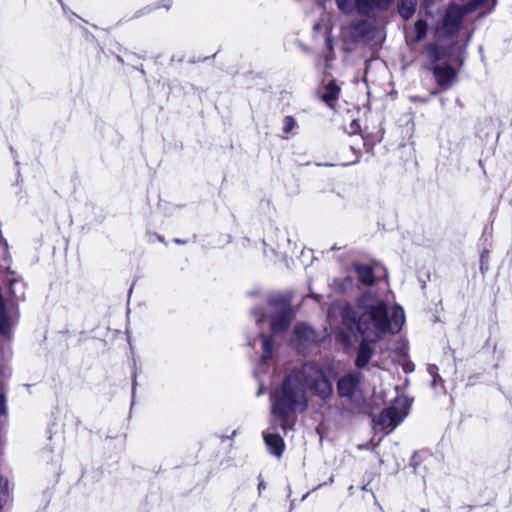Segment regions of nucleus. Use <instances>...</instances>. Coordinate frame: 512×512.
<instances>
[{"label": "nucleus", "instance_id": "obj_1", "mask_svg": "<svg viewBox=\"0 0 512 512\" xmlns=\"http://www.w3.org/2000/svg\"><path fill=\"white\" fill-rule=\"evenodd\" d=\"M383 284L385 291L381 295L369 290L359 299L358 308L362 313L358 320L351 307L344 306L341 310L345 327L351 331L356 330L367 340L378 341L388 332L396 333L405 322L404 310L398 305L393 308L392 320L389 321L387 308L391 302V292L386 280Z\"/></svg>", "mask_w": 512, "mask_h": 512}, {"label": "nucleus", "instance_id": "obj_2", "mask_svg": "<svg viewBox=\"0 0 512 512\" xmlns=\"http://www.w3.org/2000/svg\"><path fill=\"white\" fill-rule=\"evenodd\" d=\"M306 388L321 397L332 393V384L324 371L316 364L307 363L300 371L291 373L282 387L272 394L273 417L284 420L292 412L304 410L307 406Z\"/></svg>", "mask_w": 512, "mask_h": 512}, {"label": "nucleus", "instance_id": "obj_3", "mask_svg": "<svg viewBox=\"0 0 512 512\" xmlns=\"http://www.w3.org/2000/svg\"><path fill=\"white\" fill-rule=\"evenodd\" d=\"M486 3L487 0H471L463 8L451 4L437 19L432 15L431 7L426 5L430 21L419 20L415 23L416 40H421L426 35L429 26L438 39L455 36L461 29L464 14L482 9Z\"/></svg>", "mask_w": 512, "mask_h": 512}, {"label": "nucleus", "instance_id": "obj_4", "mask_svg": "<svg viewBox=\"0 0 512 512\" xmlns=\"http://www.w3.org/2000/svg\"><path fill=\"white\" fill-rule=\"evenodd\" d=\"M408 401L406 398H397L395 402L383 410L375 420V425L382 430L391 432L408 414Z\"/></svg>", "mask_w": 512, "mask_h": 512}, {"label": "nucleus", "instance_id": "obj_5", "mask_svg": "<svg viewBox=\"0 0 512 512\" xmlns=\"http://www.w3.org/2000/svg\"><path fill=\"white\" fill-rule=\"evenodd\" d=\"M338 394L360 406L363 402L360 373L352 372L341 377L338 381Z\"/></svg>", "mask_w": 512, "mask_h": 512}, {"label": "nucleus", "instance_id": "obj_6", "mask_svg": "<svg viewBox=\"0 0 512 512\" xmlns=\"http://www.w3.org/2000/svg\"><path fill=\"white\" fill-rule=\"evenodd\" d=\"M462 47L452 45L450 47L432 46L429 48L430 58L435 62L448 60L450 63L462 65Z\"/></svg>", "mask_w": 512, "mask_h": 512}, {"label": "nucleus", "instance_id": "obj_7", "mask_svg": "<svg viewBox=\"0 0 512 512\" xmlns=\"http://www.w3.org/2000/svg\"><path fill=\"white\" fill-rule=\"evenodd\" d=\"M339 9L345 13L351 12L354 8L361 14L369 13L374 6H383L390 0H336Z\"/></svg>", "mask_w": 512, "mask_h": 512}, {"label": "nucleus", "instance_id": "obj_8", "mask_svg": "<svg viewBox=\"0 0 512 512\" xmlns=\"http://www.w3.org/2000/svg\"><path fill=\"white\" fill-rule=\"evenodd\" d=\"M358 278L364 285H372L375 278H386V270L380 265L368 266L362 264H354Z\"/></svg>", "mask_w": 512, "mask_h": 512}, {"label": "nucleus", "instance_id": "obj_9", "mask_svg": "<svg viewBox=\"0 0 512 512\" xmlns=\"http://www.w3.org/2000/svg\"><path fill=\"white\" fill-rule=\"evenodd\" d=\"M433 74L437 84L443 89L449 88L457 78L456 70L450 64L438 63L433 68Z\"/></svg>", "mask_w": 512, "mask_h": 512}, {"label": "nucleus", "instance_id": "obj_10", "mask_svg": "<svg viewBox=\"0 0 512 512\" xmlns=\"http://www.w3.org/2000/svg\"><path fill=\"white\" fill-rule=\"evenodd\" d=\"M291 319V313L284 305L279 309V312L272 316L270 319V326L273 332H280L285 329Z\"/></svg>", "mask_w": 512, "mask_h": 512}, {"label": "nucleus", "instance_id": "obj_11", "mask_svg": "<svg viewBox=\"0 0 512 512\" xmlns=\"http://www.w3.org/2000/svg\"><path fill=\"white\" fill-rule=\"evenodd\" d=\"M264 441L271 454L277 458L282 456L285 447L282 437L274 433H266L264 434Z\"/></svg>", "mask_w": 512, "mask_h": 512}, {"label": "nucleus", "instance_id": "obj_12", "mask_svg": "<svg viewBox=\"0 0 512 512\" xmlns=\"http://www.w3.org/2000/svg\"><path fill=\"white\" fill-rule=\"evenodd\" d=\"M363 340L359 345L357 358L355 361V364L358 368H362L368 364L370 361L372 355H373V348L370 346V342L372 343V340H367L363 335Z\"/></svg>", "mask_w": 512, "mask_h": 512}, {"label": "nucleus", "instance_id": "obj_13", "mask_svg": "<svg viewBox=\"0 0 512 512\" xmlns=\"http://www.w3.org/2000/svg\"><path fill=\"white\" fill-rule=\"evenodd\" d=\"M7 271L4 276L5 281L8 283L9 291L11 295L17 299L23 297V285L22 283L15 277V273L9 270V267H6Z\"/></svg>", "mask_w": 512, "mask_h": 512}, {"label": "nucleus", "instance_id": "obj_14", "mask_svg": "<svg viewBox=\"0 0 512 512\" xmlns=\"http://www.w3.org/2000/svg\"><path fill=\"white\" fill-rule=\"evenodd\" d=\"M339 93L340 88L333 81H330L325 85L321 99L332 107L333 103L338 99Z\"/></svg>", "mask_w": 512, "mask_h": 512}, {"label": "nucleus", "instance_id": "obj_15", "mask_svg": "<svg viewBox=\"0 0 512 512\" xmlns=\"http://www.w3.org/2000/svg\"><path fill=\"white\" fill-rule=\"evenodd\" d=\"M295 335L301 341L310 342L315 340L314 330L306 324L297 325L295 327Z\"/></svg>", "mask_w": 512, "mask_h": 512}, {"label": "nucleus", "instance_id": "obj_16", "mask_svg": "<svg viewBox=\"0 0 512 512\" xmlns=\"http://www.w3.org/2000/svg\"><path fill=\"white\" fill-rule=\"evenodd\" d=\"M416 10V0H402L399 5V13L404 19H409Z\"/></svg>", "mask_w": 512, "mask_h": 512}, {"label": "nucleus", "instance_id": "obj_17", "mask_svg": "<svg viewBox=\"0 0 512 512\" xmlns=\"http://www.w3.org/2000/svg\"><path fill=\"white\" fill-rule=\"evenodd\" d=\"M259 341H260V345H261V348H262V351H263V354H262V358L263 359H268V358H271L272 356V343L270 341L269 338H267L266 336H264L263 334H261L259 336Z\"/></svg>", "mask_w": 512, "mask_h": 512}, {"label": "nucleus", "instance_id": "obj_18", "mask_svg": "<svg viewBox=\"0 0 512 512\" xmlns=\"http://www.w3.org/2000/svg\"><path fill=\"white\" fill-rule=\"evenodd\" d=\"M9 499V492H8V481L0 477V508H2Z\"/></svg>", "mask_w": 512, "mask_h": 512}, {"label": "nucleus", "instance_id": "obj_19", "mask_svg": "<svg viewBox=\"0 0 512 512\" xmlns=\"http://www.w3.org/2000/svg\"><path fill=\"white\" fill-rule=\"evenodd\" d=\"M7 415L6 396L0 393V425L5 421Z\"/></svg>", "mask_w": 512, "mask_h": 512}, {"label": "nucleus", "instance_id": "obj_20", "mask_svg": "<svg viewBox=\"0 0 512 512\" xmlns=\"http://www.w3.org/2000/svg\"><path fill=\"white\" fill-rule=\"evenodd\" d=\"M296 126V121L294 120L293 117L291 116H286L283 120V132L284 133H289L291 132L294 127Z\"/></svg>", "mask_w": 512, "mask_h": 512}, {"label": "nucleus", "instance_id": "obj_21", "mask_svg": "<svg viewBox=\"0 0 512 512\" xmlns=\"http://www.w3.org/2000/svg\"><path fill=\"white\" fill-rule=\"evenodd\" d=\"M437 371H438V368L435 365H431L428 368V372L433 377V381H432L433 386L436 385L437 379L440 378L439 375L437 374Z\"/></svg>", "mask_w": 512, "mask_h": 512}, {"label": "nucleus", "instance_id": "obj_22", "mask_svg": "<svg viewBox=\"0 0 512 512\" xmlns=\"http://www.w3.org/2000/svg\"><path fill=\"white\" fill-rule=\"evenodd\" d=\"M405 371L408 372V371H411L412 370V367L407 364L405 367H404Z\"/></svg>", "mask_w": 512, "mask_h": 512}, {"label": "nucleus", "instance_id": "obj_23", "mask_svg": "<svg viewBox=\"0 0 512 512\" xmlns=\"http://www.w3.org/2000/svg\"><path fill=\"white\" fill-rule=\"evenodd\" d=\"M351 284H352V280L351 279H347V285L351 286Z\"/></svg>", "mask_w": 512, "mask_h": 512}, {"label": "nucleus", "instance_id": "obj_24", "mask_svg": "<svg viewBox=\"0 0 512 512\" xmlns=\"http://www.w3.org/2000/svg\"><path fill=\"white\" fill-rule=\"evenodd\" d=\"M263 315L261 316V318L258 319V322H262L263 321Z\"/></svg>", "mask_w": 512, "mask_h": 512}, {"label": "nucleus", "instance_id": "obj_25", "mask_svg": "<svg viewBox=\"0 0 512 512\" xmlns=\"http://www.w3.org/2000/svg\"><path fill=\"white\" fill-rule=\"evenodd\" d=\"M250 345H251V346H253V347H255V346H256L255 341H254L253 343H252V342H250Z\"/></svg>", "mask_w": 512, "mask_h": 512}, {"label": "nucleus", "instance_id": "obj_26", "mask_svg": "<svg viewBox=\"0 0 512 512\" xmlns=\"http://www.w3.org/2000/svg\"><path fill=\"white\" fill-rule=\"evenodd\" d=\"M421 512H428L426 509H422Z\"/></svg>", "mask_w": 512, "mask_h": 512}]
</instances>
